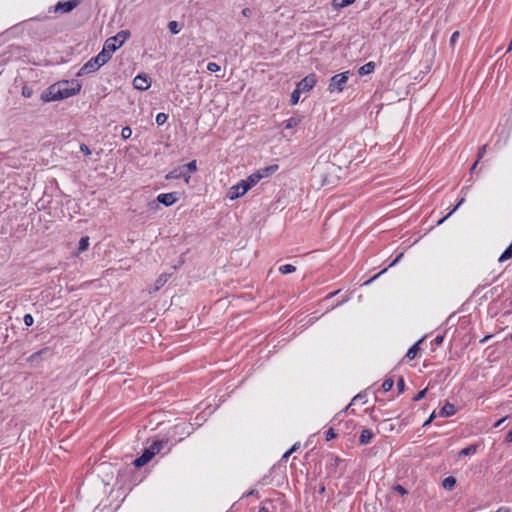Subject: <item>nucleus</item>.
Instances as JSON below:
<instances>
[{"label":"nucleus","instance_id":"nucleus-1","mask_svg":"<svg viewBox=\"0 0 512 512\" xmlns=\"http://www.w3.org/2000/svg\"><path fill=\"white\" fill-rule=\"evenodd\" d=\"M81 84L78 81H60L51 85L47 92L42 95L45 102L57 101L69 98L78 94L81 90Z\"/></svg>","mask_w":512,"mask_h":512},{"label":"nucleus","instance_id":"nucleus-2","mask_svg":"<svg viewBox=\"0 0 512 512\" xmlns=\"http://www.w3.org/2000/svg\"><path fill=\"white\" fill-rule=\"evenodd\" d=\"M130 37V32L128 30H122L118 32L115 36L108 38L104 45L114 53L118 48H120L124 42Z\"/></svg>","mask_w":512,"mask_h":512},{"label":"nucleus","instance_id":"nucleus-3","mask_svg":"<svg viewBox=\"0 0 512 512\" xmlns=\"http://www.w3.org/2000/svg\"><path fill=\"white\" fill-rule=\"evenodd\" d=\"M348 75H349V71L334 75L330 79V83L328 86L329 92H331V93H333L335 91L342 92L348 82V79H349Z\"/></svg>","mask_w":512,"mask_h":512},{"label":"nucleus","instance_id":"nucleus-4","mask_svg":"<svg viewBox=\"0 0 512 512\" xmlns=\"http://www.w3.org/2000/svg\"><path fill=\"white\" fill-rule=\"evenodd\" d=\"M249 190V185L242 180L236 185L232 186L228 191V197L231 200L242 197Z\"/></svg>","mask_w":512,"mask_h":512},{"label":"nucleus","instance_id":"nucleus-5","mask_svg":"<svg viewBox=\"0 0 512 512\" xmlns=\"http://www.w3.org/2000/svg\"><path fill=\"white\" fill-rule=\"evenodd\" d=\"M317 83V76L314 73L307 75L297 83V88L303 93L310 91Z\"/></svg>","mask_w":512,"mask_h":512},{"label":"nucleus","instance_id":"nucleus-6","mask_svg":"<svg viewBox=\"0 0 512 512\" xmlns=\"http://www.w3.org/2000/svg\"><path fill=\"white\" fill-rule=\"evenodd\" d=\"M80 4V0H69L58 2L54 7V12L69 13Z\"/></svg>","mask_w":512,"mask_h":512},{"label":"nucleus","instance_id":"nucleus-7","mask_svg":"<svg viewBox=\"0 0 512 512\" xmlns=\"http://www.w3.org/2000/svg\"><path fill=\"white\" fill-rule=\"evenodd\" d=\"M135 89L145 91L151 86V80L147 74H139L133 79Z\"/></svg>","mask_w":512,"mask_h":512},{"label":"nucleus","instance_id":"nucleus-8","mask_svg":"<svg viewBox=\"0 0 512 512\" xmlns=\"http://www.w3.org/2000/svg\"><path fill=\"white\" fill-rule=\"evenodd\" d=\"M101 65L95 61V58H91L88 62H86L78 71L77 76H84L90 74L92 72L97 71Z\"/></svg>","mask_w":512,"mask_h":512},{"label":"nucleus","instance_id":"nucleus-9","mask_svg":"<svg viewBox=\"0 0 512 512\" xmlns=\"http://www.w3.org/2000/svg\"><path fill=\"white\" fill-rule=\"evenodd\" d=\"M179 200L177 192L161 193L157 196V201L165 206H171Z\"/></svg>","mask_w":512,"mask_h":512},{"label":"nucleus","instance_id":"nucleus-10","mask_svg":"<svg viewBox=\"0 0 512 512\" xmlns=\"http://www.w3.org/2000/svg\"><path fill=\"white\" fill-rule=\"evenodd\" d=\"M180 178H183L186 183H188L190 179V175L186 173L185 167H183V165L175 168L166 175L167 180H175Z\"/></svg>","mask_w":512,"mask_h":512},{"label":"nucleus","instance_id":"nucleus-11","mask_svg":"<svg viewBox=\"0 0 512 512\" xmlns=\"http://www.w3.org/2000/svg\"><path fill=\"white\" fill-rule=\"evenodd\" d=\"M154 457L153 451H150L149 448H145L143 453L134 460L133 464L135 467L140 468L146 465L152 458Z\"/></svg>","mask_w":512,"mask_h":512},{"label":"nucleus","instance_id":"nucleus-12","mask_svg":"<svg viewBox=\"0 0 512 512\" xmlns=\"http://www.w3.org/2000/svg\"><path fill=\"white\" fill-rule=\"evenodd\" d=\"M112 52L110 50H108V48L103 45V49L100 53L97 54V56H95V61H97L101 66H103L104 64H106L112 57Z\"/></svg>","mask_w":512,"mask_h":512},{"label":"nucleus","instance_id":"nucleus-13","mask_svg":"<svg viewBox=\"0 0 512 512\" xmlns=\"http://www.w3.org/2000/svg\"><path fill=\"white\" fill-rule=\"evenodd\" d=\"M457 409L454 404L446 402L445 405L440 409L439 416L450 417L456 413Z\"/></svg>","mask_w":512,"mask_h":512},{"label":"nucleus","instance_id":"nucleus-14","mask_svg":"<svg viewBox=\"0 0 512 512\" xmlns=\"http://www.w3.org/2000/svg\"><path fill=\"white\" fill-rule=\"evenodd\" d=\"M373 437H374V434H373L372 430H370V429H363L361 431V434H360V437H359V443L361 445H367V444H369L371 442Z\"/></svg>","mask_w":512,"mask_h":512},{"label":"nucleus","instance_id":"nucleus-15","mask_svg":"<svg viewBox=\"0 0 512 512\" xmlns=\"http://www.w3.org/2000/svg\"><path fill=\"white\" fill-rule=\"evenodd\" d=\"M168 440H157L154 441L148 448L150 451H153V455L160 453L162 449L167 445Z\"/></svg>","mask_w":512,"mask_h":512},{"label":"nucleus","instance_id":"nucleus-16","mask_svg":"<svg viewBox=\"0 0 512 512\" xmlns=\"http://www.w3.org/2000/svg\"><path fill=\"white\" fill-rule=\"evenodd\" d=\"M168 440H157L154 441L148 448L150 451H153V455L160 453L162 449L167 445Z\"/></svg>","mask_w":512,"mask_h":512},{"label":"nucleus","instance_id":"nucleus-17","mask_svg":"<svg viewBox=\"0 0 512 512\" xmlns=\"http://www.w3.org/2000/svg\"><path fill=\"white\" fill-rule=\"evenodd\" d=\"M278 170V165H270L256 171L261 175V179L267 178Z\"/></svg>","mask_w":512,"mask_h":512},{"label":"nucleus","instance_id":"nucleus-18","mask_svg":"<svg viewBox=\"0 0 512 512\" xmlns=\"http://www.w3.org/2000/svg\"><path fill=\"white\" fill-rule=\"evenodd\" d=\"M375 69V63L370 61L363 66H361L358 70L359 75L364 76L372 73Z\"/></svg>","mask_w":512,"mask_h":512},{"label":"nucleus","instance_id":"nucleus-19","mask_svg":"<svg viewBox=\"0 0 512 512\" xmlns=\"http://www.w3.org/2000/svg\"><path fill=\"white\" fill-rule=\"evenodd\" d=\"M477 448H478V445L476 444H471L463 449H461L458 453V456L459 457H464V456H469V455H473L476 453L477 451Z\"/></svg>","mask_w":512,"mask_h":512},{"label":"nucleus","instance_id":"nucleus-20","mask_svg":"<svg viewBox=\"0 0 512 512\" xmlns=\"http://www.w3.org/2000/svg\"><path fill=\"white\" fill-rule=\"evenodd\" d=\"M261 180V175L257 172L252 173L247 179L242 180L246 184L249 185V189H251L253 186H255L259 181Z\"/></svg>","mask_w":512,"mask_h":512},{"label":"nucleus","instance_id":"nucleus-21","mask_svg":"<svg viewBox=\"0 0 512 512\" xmlns=\"http://www.w3.org/2000/svg\"><path fill=\"white\" fill-rule=\"evenodd\" d=\"M419 343L420 342L415 343L412 347H410L408 349V351H407V353L405 355L406 359L413 360L417 356V354H418V352L420 350Z\"/></svg>","mask_w":512,"mask_h":512},{"label":"nucleus","instance_id":"nucleus-22","mask_svg":"<svg viewBox=\"0 0 512 512\" xmlns=\"http://www.w3.org/2000/svg\"><path fill=\"white\" fill-rule=\"evenodd\" d=\"M455 485H456V478L453 476L446 477L442 482L443 488L446 490H449V491L453 490Z\"/></svg>","mask_w":512,"mask_h":512},{"label":"nucleus","instance_id":"nucleus-23","mask_svg":"<svg viewBox=\"0 0 512 512\" xmlns=\"http://www.w3.org/2000/svg\"><path fill=\"white\" fill-rule=\"evenodd\" d=\"M169 275L167 274H161L158 279L155 281L154 289L153 291H158L160 288H162L165 283L168 281Z\"/></svg>","mask_w":512,"mask_h":512},{"label":"nucleus","instance_id":"nucleus-24","mask_svg":"<svg viewBox=\"0 0 512 512\" xmlns=\"http://www.w3.org/2000/svg\"><path fill=\"white\" fill-rule=\"evenodd\" d=\"M300 123V119L299 118H296V117H291L289 119H287L286 121H284V127L285 129H292V128H295L296 126H298Z\"/></svg>","mask_w":512,"mask_h":512},{"label":"nucleus","instance_id":"nucleus-25","mask_svg":"<svg viewBox=\"0 0 512 512\" xmlns=\"http://www.w3.org/2000/svg\"><path fill=\"white\" fill-rule=\"evenodd\" d=\"M512 258V243L505 249V251L501 254L498 261L504 262L508 259Z\"/></svg>","mask_w":512,"mask_h":512},{"label":"nucleus","instance_id":"nucleus-26","mask_svg":"<svg viewBox=\"0 0 512 512\" xmlns=\"http://www.w3.org/2000/svg\"><path fill=\"white\" fill-rule=\"evenodd\" d=\"M88 246H89V237L88 236L82 237L78 244V252L79 253L84 252L85 250H87Z\"/></svg>","mask_w":512,"mask_h":512},{"label":"nucleus","instance_id":"nucleus-27","mask_svg":"<svg viewBox=\"0 0 512 512\" xmlns=\"http://www.w3.org/2000/svg\"><path fill=\"white\" fill-rule=\"evenodd\" d=\"M465 201V198H461L458 203L455 205V207L442 219H440L437 224L441 225L450 215H452Z\"/></svg>","mask_w":512,"mask_h":512},{"label":"nucleus","instance_id":"nucleus-28","mask_svg":"<svg viewBox=\"0 0 512 512\" xmlns=\"http://www.w3.org/2000/svg\"><path fill=\"white\" fill-rule=\"evenodd\" d=\"M296 271V267L291 264H285L279 267V272L283 275L290 274Z\"/></svg>","mask_w":512,"mask_h":512},{"label":"nucleus","instance_id":"nucleus-29","mask_svg":"<svg viewBox=\"0 0 512 512\" xmlns=\"http://www.w3.org/2000/svg\"><path fill=\"white\" fill-rule=\"evenodd\" d=\"M354 2V0H333L332 3H333V6L335 8H343V7H346L350 4H352Z\"/></svg>","mask_w":512,"mask_h":512},{"label":"nucleus","instance_id":"nucleus-30","mask_svg":"<svg viewBox=\"0 0 512 512\" xmlns=\"http://www.w3.org/2000/svg\"><path fill=\"white\" fill-rule=\"evenodd\" d=\"M168 28L172 34H178L181 31V26L177 21H170L168 23Z\"/></svg>","mask_w":512,"mask_h":512},{"label":"nucleus","instance_id":"nucleus-31","mask_svg":"<svg viewBox=\"0 0 512 512\" xmlns=\"http://www.w3.org/2000/svg\"><path fill=\"white\" fill-rule=\"evenodd\" d=\"M183 167H185L186 173L190 175V173L195 172L197 170L196 160H192L188 164L183 165Z\"/></svg>","mask_w":512,"mask_h":512},{"label":"nucleus","instance_id":"nucleus-32","mask_svg":"<svg viewBox=\"0 0 512 512\" xmlns=\"http://www.w3.org/2000/svg\"><path fill=\"white\" fill-rule=\"evenodd\" d=\"M301 93L302 92L296 87V89L291 94V104L292 105H296L299 102Z\"/></svg>","mask_w":512,"mask_h":512},{"label":"nucleus","instance_id":"nucleus-33","mask_svg":"<svg viewBox=\"0 0 512 512\" xmlns=\"http://www.w3.org/2000/svg\"><path fill=\"white\" fill-rule=\"evenodd\" d=\"M393 385H394L393 379H391V378L385 379L382 384V389L384 392H388L392 389Z\"/></svg>","mask_w":512,"mask_h":512},{"label":"nucleus","instance_id":"nucleus-34","mask_svg":"<svg viewBox=\"0 0 512 512\" xmlns=\"http://www.w3.org/2000/svg\"><path fill=\"white\" fill-rule=\"evenodd\" d=\"M132 135V129L129 126H125L121 130V137L123 140H127Z\"/></svg>","mask_w":512,"mask_h":512},{"label":"nucleus","instance_id":"nucleus-35","mask_svg":"<svg viewBox=\"0 0 512 512\" xmlns=\"http://www.w3.org/2000/svg\"><path fill=\"white\" fill-rule=\"evenodd\" d=\"M168 119V115L161 112L156 115V123L157 125L161 126L163 125Z\"/></svg>","mask_w":512,"mask_h":512},{"label":"nucleus","instance_id":"nucleus-36","mask_svg":"<svg viewBox=\"0 0 512 512\" xmlns=\"http://www.w3.org/2000/svg\"><path fill=\"white\" fill-rule=\"evenodd\" d=\"M207 70L210 71V72L215 73V72L220 71V66L217 63H215V62H209L207 64Z\"/></svg>","mask_w":512,"mask_h":512},{"label":"nucleus","instance_id":"nucleus-37","mask_svg":"<svg viewBox=\"0 0 512 512\" xmlns=\"http://www.w3.org/2000/svg\"><path fill=\"white\" fill-rule=\"evenodd\" d=\"M23 321L26 326H32L34 323V318L31 314H25Z\"/></svg>","mask_w":512,"mask_h":512},{"label":"nucleus","instance_id":"nucleus-38","mask_svg":"<svg viewBox=\"0 0 512 512\" xmlns=\"http://www.w3.org/2000/svg\"><path fill=\"white\" fill-rule=\"evenodd\" d=\"M393 490L397 493H399L400 495L404 496L408 493V491L406 490V488H404L402 485L398 484V485H395L393 487Z\"/></svg>","mask_w":512,"mask_h":512},{"label":"nucleus","instance_id":"nucleus-39","mask_svg":"<svg viewBox=\"0 0 512 512\" xmlns=\"http://www.w3.org/2000/svg\"><path fill=\"white\" fill-rule=\"evenodd\" d=\"M397 388H398L399 393H403L405 391V381H404L403 377H400L397 380Z\"/></svg>","mask_w":512,"mask_h":512},{"label":"nucleus","instance_id":"nucleus-40","mask_svg":"<svg viewBox=\"0 0 512 512\" xmlns=\"http://www.w3.org/2000/svg\"><path fill=\"white\" fill-rule=\"evenodd\" d=\"M47 351H48V348L42 349V350H40V351H38V352H35V353H33V354L29 357V360H30V361H35V360H37V359H38V357H39L40 355H42L43 353H45V352H47Z\"/></svg>","mask_w":512,"mask_h":512},{"label":"nucleus","instance_id":"nucleus-41","mask_svg":"<svg viewBox=\"0 0 512 512\" xmlns=\"http://www.w3.org/2000/svg\"><path fill=\"white\" fill-rule=\"evenodd\" d=\"M426 393H427V388L419 391L413 398V401H420L421 399H423L425 396H426Z\"/></svg>","mask_w":512,"mask_h":512},{"label":"nucleus","instance_id":"nucleus-42","mask_svg":"<svg viewBox=\"0 0 512 512\" xmlns=\"http://www.w3.org/2000/svg\"><path fill=\"white\" fill-rule=\"evenodd\" d=\"M80 151H81L82 153H84V155H86V156L91 155V150H90V149H89V147H88L86 144H84V143L80 144Z\"/></svg>","mask_w":512,"mask_h":512},{"label":"nucleus","instance_id":"nucleus-43","mask_svg":"<svg viewBox=\"0 0 512 512\" xmlns=\"http://www.w3.org/2000/svg\"><path fill=\"white\" fill-rule=\"evenodd\" d=\"M486 148H487V145H482L479 150H478V156H477V160L479 161L480 159L483 158V156L485 155L486 153Z\"/></svg>","mask_w":512,"mask_h":512},{"label":"nucleus","instance_id":"nucleus-44","mask_svg":"<svg viewBox=\"0 0 512 512\" xmlns=\"http://www.w3.org/2000/svg\"><path fill=\"white\" fill-rule=\"evenodd\" d=\"M459 36H460L459 31H455V32L451 35V37H450V44H451L452 46H454V45H455V43L457 42V40H458Z\"/></svg>","mask_w":512,"mask_h":512},{"label":"nucleus","instance_id":"nucleus-45","mask_svg":"<svg viewBox=\"0 0 512 512\" xmlns=\"http://www.w3.org/2000/svg\"><path fill=\"white\" fill-rule=\"evenodd\" d=\"M387 271V268H384L383 270H381L379 273H377L376 275H374L372 278H370L369 280H367L364 284L365 285H368L370 283H372L376 278H378L381 274L385 273Z\"/></svg>","mask_w":512,"mask_h":512},{"label":"nucleus","instance_id":"nucleus-46","mask_svg":"<svg viewBox=\"0 0 512 512\" xmlns=\"http://www.w3.org/2000/svg\"><path fill=\"white\" fill-rule=\"evenodd\" d=\"M336 437V433L334 432V430L332 428H330L327 432H326V440H332Z\"/></svg>","mask_w":512,"mask_h":512},{"label":"nucleus","instance_id":"nucleus-47","mask_svg":"<svg viewBox=\"0 0 512 512\" xmlns=\"http://www.w3.org/2000/svg\"><path fill=\"white\" fill-rule=\"evenodd\" d=\"M403 257V253L401 252L400 254L397 255V257L389 264L388 267H392L394 266L396 263H398L400 261V259Z\"/></svg>","mask_w":512,"mask_h":512},{"label":"nucleus","instance_id":"nucleus-48","mask_svg":"<svg viewBox=\"0 0 512 512\" xmlns=\"http://www.w3.org/2000/svg\"><path fill=\"white\" fill-rule=\"evenodd\" d=\"M242 15H243L244 17H250V16L252 15V11H251V9H249V8H244V9L242 10Z\"/></svg>","mask_w":512,"mask_h":512},{"label":"nucleus","instance_id":"nucleus-49","mask_svg":"<svg viewBox=\"0 0 512 512\" xmlns=\"http://www.w3.org/2000/svg\"><path fill=\"white\" fill-rule=\"evenodd\" d=\"M361 398H362L361 394L356 395V396L352 399V402H351V403H350V404L345 408V411H347V410L350 408V406H351L355 401H357V400H361Z\"/></svg>","mask_w":512,"mask_h":512},{"label":"nucleus","instance_id":"nucleus-50","mask_svg":"<svg viewBox=\"0 0 512 512\" xmlns=\"http://www.w3.org/2000/svg\"><path fill=\"white\" fill-rule=\"evenodd\" d=\"M434 418H435V412H433V413L430 415V417H429V418L424 422L423 426H427V425H429V424L433 421V419H434Z\"/></svg>","mask_w":512,"mask_h":512},{"label":"nucleus","instance_id":"nucleus-51","mask_svg":"<svg viewBox=\"0 0 512 512\" xmlns=\"http://www.w3.org/2000/svg\"><path fill=\"white\" fill-rule=\"evenodd\" d=\"M506 419H507V417H504V418L500 419L499 421H497V422L493 425V427H494V428H498V427H500V426L502 425V423H503Z\"/></svg>","mask_w":512,"mask_h":512},{"label":"nucleus","instance_id":"nucleus-52","mask_svg":"<svg viewBox=\"0 0 512 512\" xmlns=\"http://www.w3.org/2000/svg\"><path fill=\"white\" fill-rule=\"evenodd\" d=\"M22 94H23V96H25V97H30V95H31V91H29L27 88H23V90H22Z\"/></svg>","mask_w":512,"mask_h":512},{"label":"nucleus","instance_id":"nucleus-53","mask_svg":"<svg viewBox=\"0 0 512 512\" xmlns=\"http://www.w3.org/2000/svg\"><path fill=\"white\" fill-rule=\"evenodd\" d=\"M443 339H444V336L439 335L435 338V343L439 345L443 342Z\"/></svg>","mask_w":512,"mask_h":512},{"label":"nucleus","instance_id":"nucleus-54","mask_svg":"<svg viewBox=\"0 0 512 512\" xmlns=\"http://www.w3.org/2000/svg\"><path fill=\"white\" fill-rule=\"evenodd\" d=\"M507 442H512V429L508 432L506 437Z\"/></svg>","mask_w":512,"mask_h":512},{"label":"nucleus","instance_id":"nucleus-55","mask_svg":"<svg viewBox=\"0 0 512 512\" xmlns=\"http://www.w3.org/2000/svg\"><path fill=\"white\" fill-rule=\"evenodd\" d=\"M257 493H258V492H257L256 490L252 489V490H250L249 492H247L245 496H246V497H249V496H252V495L257 494Z\"/></svg>","mask_w":512,"mask_h":512},{"label":"nucleus","instance_id":"nucleus-56","mask_svg":"<svg viewBox=\"0 0 512 512\" xmlns=\"http://www.w3.org/2000/svg\"><path fill=\"white\" fill-rule=\"evenodd\" d=\"M300 444L299 443H295L289 450H292V453L294 451H296L298 448H299Z\"/></svg>","mask_w":512,"mask_h":512},{"label":"nucleus","instance_id":"nucleus-57","mask_svg":"<svg viewBox=\"0 0 512 512\" xmlns=\"http://www.w3.org/2000/svg\"><path fill=\"white\" fill-rule=\"evenodd\" d=\"M291 454H292V450H288V451H286V452L284 453V455H283V457H282V458H283V459H287Z\"/></svg>","mask_w":512,"mask_h":512},{"label":"nucleus","instance_id":"nucleus-58","mask_svg":"<svg viewBox=\"0 0 512 512\" xmlns=\"http://www.w3.org/2000/svg\"><path fill=\"white\" fill-rule=\"evenodd\" d=\"M496 512H510V510L508 508L501 507Z\"/></svg>","mask_w":512,"mask_h":512},{"label":"nucleus","instance_id":"nucleus-59","mask_svg":"<svg viewBox=\"0 0 512 512\" xmlns=\"http://www.w3.org/2000/svg\"><path fill=\"white\" fill-rule=\"evenodd\" d=\"M478 162H479V161H478V160H476V162L472 165V167H471V169H470V171H471V172H473V171L475 170V168H476V166H477Z\"/></svg>","mask_w":512,"mask_h":512},{"label":"nucleus","instance_id":"nucleus-60","mask_svg":"<svg viewBox=\"0 0 512 512\" xmlns=\"http://www.w3.org/2000/svg\"><path fill=\"white\" fill-rule=\"evenodd\" d=\"M318 492H319L320 494H323V493L325 492V486H323V485H322V486L319 488Z\"/></svg>","mask_w":512,"mask_h":512},{"label":"nucleus","instance_id":"nucleus-61","mask_svg":"<svg viewBox=\"0 0 512 512\" xmlns=\"http://www.w3.org/2000/svg\"><path fill=\"white\" fill-rule=\"evenodd\" d=\"M510 51H512V38H511V41H510L508 49H507V52H510Z\"/></svg>","mask_w":512,"mask_h":512},{"label":"nucleus","instance_id":"nucleus-62","mask_svg":"<svg viewBox=\"0 0 512 512\" xmlns=\"http://www.w3.org/2000/svg\"><path fill=\"white\" fill-rule=\"evenodd\" d=\"M337 292H334V293H330L329 294V297H332L333 295H335Z\"/></svg>","mask_w":512,"mask_h":512},{"label":"nucleus","instance_id":"nucleus-63","mask_svg":"<svg viewBox=\"0 0 512 512\" xmlns=\"http://www.w3.org/2000/svg\"><path fill=\"white\" fill-rule=\"evenodd\" d=\"M510 339H511V341H512V334L510 335Z\"/></svg>","mask_w":512,"mask_h":512}]
</instances>
